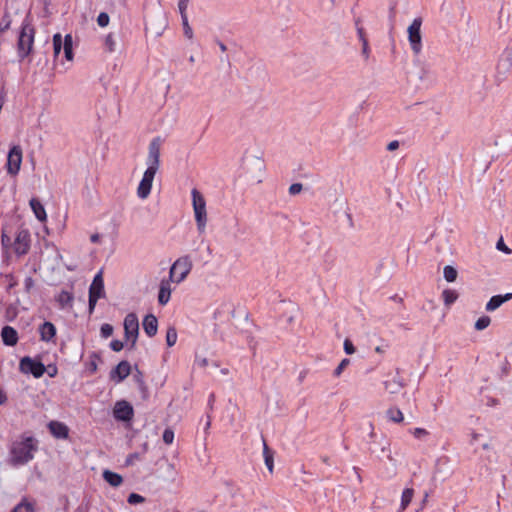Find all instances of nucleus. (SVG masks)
I'll use <instances>...</instances> for the list:
<instances>
[{"instance_id": "nucleus-16", "label": "nucleus", "mask_w": 512, "mask_h": 512, "mask_svg": "<svg viewBox=\"0 0 512 512\" xmlns=\"http://www.w3.org/2000/svg\"><path fill=\"white\" fill-rule=\"evenodd\" d=\"M171 280L170 279H163L160 282L159 286V293H158V302L160 305L164 306L166 305L171 297Z\"/></svg>"}, {"instance_id": "nucleus-1", "label": "nucleus", "mask_w": 512, "mask_h": 512, "mask_svg": "<svg viewBox=\"0 0 512 512\" xmlns=\"http://www.w3.org/2000/svg\"><path fill=\"white\" fill-rule=\"evenodd\" d=\"M37 450L36 440L32 436L22 437L20 441L12 444L10 455L13 465H24L31 461Z\"/></svg>"}, {"instance_id": "nucleus-6", "label": "nucleus", "mask_w": 512, "mask_h": 512, "mask_svg": "<svg viewBox=\"0 0 512 512\" xmlns=\"http://www.w3.org/2000/svg\"><path fill=\"white\" fill-rule=\"evenodd\" d=\"M422 18H415L407 29L408 40L414 54L418 55L422 50L421 36Z\"/></svg>"}, {"instance_id": "nucleus-48", "label": "nucleus", "mask_w": 512, "mask_h": 512, "mask_svg": "<svg viewBox=\"0 0 512 512\" xmlns=\"http://www.w3.org/2000/svg\"><path fill=\"white\" fill-rule=\"evenodd\" d=\"M362 55L364 56L365 59H368L370 57V47L368 41L362 42Z\"/></svg>"}, {"instance_id": "nucleus-4", "label": "nucleus", "mask_w": 512, "mask_h": 512, "mask_svg": "<svg viewBox=\"0 0 512 512\" xmlns=\"http://www.w3.org/2000/svg\"><path fill=\"white\" fill-rule=\"evenodd\" d=\"M192 269V262L188 256L177 259L170 268L169 279L181 283Z\"/></svg>"}, {"instance_id": "nucleus-29", "label": "nucleus", "mask_w": 512, "mask_h": 512, "mask_svg": "<svg viewBox=\"0 0 512 512\" xmlns=\"http://www.w3.org/2000/svg\"><path fill=\"white\" fill-rule=\"evenodd\" d=\"M442 298H443L445 305L450 306L457 300L458 293L452 289H445L442 292Z\"/></svg>"}, {"instance_id": "nucleus-39", "label": "nucleus", "mask_w": 512, "mask_h": 512, "mask_svg": "<svg viewBox=\"0 0 512 512\" xmlns=\"http://www.w3.org/2000/svg\"><path fill=\"white\" fill-rule=\"evenodd\" d=\"M349 364H350V360H349V359H347V358L343 359V360L339 363V365L337 366V368L334 370V373H333V374H334V376H335V377H339V376L342 374V372L344 371V369H345Z\"/></svg>"}, {"instance_id": "nucleus-51", "label": "nucleus", "mask_w": 512, "mask_h": 512, "mask_svg": "<svg viewBox=\"0 0 512 512\" xmlns=\"http://www.w3.org/2000/svg\"><path fill=\"white\" fill-rule=\"evenodd\" d=\"M26 290H30V288L33 286L34 281L31 277H27L24 281Z\"/></svg>"}, {"instance_id": "nucleus-8", "label": "nucleus", "mask_w": 512, "mask_h": 512, "mask_svg": "<svg viewBox=\"0 0 512 512\" xmlns=\"http://www.w3.org/2000/svg\"><path fill=\"white\" fill-rule=\"evenodd\" d=\"M19 369L24 374H32L35 378H40L44 375L46 368L40 361H35L26 356L20 360Z\"/></svg>"}, {"instance_id": "nucleus-63", "label": "nucleus", "mask_w": 512, "mask_h": 512, "mask_svg": "<svg viewBox=\"0 0 512 512\" xmlns=\"http://www.w3.org/2000/svg\"><path fill=\"white\" fill-rule=\"evenodd\" d=\"M323 462L326 463V464H329V459L328 457H323L322 458Z\"/></svg>"}, {"instance_id": "nucleus-28", "label": "nucleus", "mask_w": 512, "mask_h": 512, "mask_svg": "<svg viewBox=\"0 0 512 512\" xmlns=\"http://www.w3.org/2000/svg\"><path fill=\"white\" fill-rule=\"evenodd\" d=\"M386 414L388 419L394 423H400L404 420L403 413L398 408H390L387 410Z\"/></svg>"}, {"instance_id": "nucleus-49", "label": "nucleus", "mask_w": 512, "mask_h": 512, "mask_svg": "<svg viewBox=\"0 0 512 512\" xmlns=\"http://www.w3.org/2000/svg\"><path fill=\"white\" fill-rule=\"evenodd\" d=\"M496 247H497L498 250L503 251L506 254H510L511 253V250L504 244L503 239H500L497 242Z\"/></svg>"}, {"instance_id": "nucleus-52", "label": "nucleus", "mask_w": 512, "mask_h": 512, "mask_svg": "<svg viewBox=\"0 0 512 512\" xmlns=\"http://www.w3.org/2000/svg\"><path fill=\"white\" fill-rule=\"evenodd\" d=\"M48 374L50 377H54L57 374V367L56 366H49Z\"/></svg>"}, {"instance_id": "nucleus-62", "label": "nucleus", "mask_w": 512, "mask_h": 512, "mask_svg": "<svg viewBox=\"0 0 512 512\" xmlns=\"http://www.w3.org/2000/svg\"><path fill=\"white\" fill-rule=\"evenodd\" d=\"M370 427H371V436H373L374 435V426L372 423H370Z\"/></svg>"}, {"instance_id": "nucleus-59", "label": "nucleus", "mask_w": 512, "mask_h": 512, "mask_svg": "<svg viewBox=\"0 0 512 512\" xmlns=\"http://www.w3.org/2000/svg\"><path fill=\"white\" fill-rule=\"evenodd\" d=\"M219 47H220V50H221L222 52H226L227 47H226V45H225L224 43L220 42V43H219Z\"/></svg>"}, {"instance_id": "nucleus-34", "label": "nucleus", "mask_w": 512, "mask_h": 512, "mask_svg": "<svg viewBox=\"0 0 512 512\" xmlns=\"http://www.w3.org/2000/svg\"><path fill=\"white\" fill-rule=\"evenodd\" d=\"M181 20H182L184 35L188 39H192L193 38V31H192V28L189 25L187 14H185L184 16H181Z\"/></svg>"}, {"instance_id": "nucleus-61", "label": "nucleus", "mask_w": 512, "mask_h": 512, "mask_svg": "<svg viewBox=\"0 0 512 512\" xmlns=\"http://www.w3.org/2000/svg\"><path fill=\"white\" fill-rule=\"evenodd\" d=\"M210 425H211V422H210V420H208L207 423H206L205 429L208 430Z\"/></svg>"}, {"instance_id": "nucleus-37", "label": "nucleus", "mask_w": 512, "mask_h": 512, "mask_svg": "<svg viewBox=\"0 0 512 512\" xmlns=\"http://www.w3.org/2000/svg\"><path fill=\"white\" fill-rule=\"evenodd\" d=\"M162 437L165 444L171 445L174 441V431L170 428H166Z\"/></svg>"}, {"instance_id": "nucleus-53", "label": "nucleus", "mask_w": 512, "mask_h": 512, "mask_svg": "<svg viewBox=\"0 0 512 512\" xmlns=\"http://www.w3.org/2000/svg\"><path fill=\"white\" fill-rule=\"evenodd\" d=\"M6 401H7L6 394L2 390H0V405L5 404Z\"/></svg>"}, {"instance_id": "nucleus-36", "label": "nucleus", "mask_w": 512, "mask_h": 512, "mask_svg": "<svg viewBox=\"0 0 512 512\" xmlns=\"http://www.w3.org/2000/svg\"><path fill=\"white\" fill-rule=\"evenodd\" d=\"M116 42L113 37V34H108L105 38V48L107 52L112 53L115 51Z\"/></svg>"}, {"instance_id": "nucleus-9", "label": "nucleus", "mask_w": 512, "mask_h": 512, "mask_svg": "<svg viewBox=\"0 0 512 512\" xmlns=\"http://www.w3.org/2000/svg\"><path fill=\"white\" fill-rule=\"evenodd\" d=\"M157 171L158 169L154 167H147L137 188V195L139 198L146 199L150 195L153 180Z\"/></svg>"}, {"instance_id": "nucleus-33", "label": "nucleus", "mask_w": 512, "mask_h": 512, "mask_svg": "<svg viewBox=\"0 0 512 512\" xmlns=\"http://www.w3.org/2000/svg\"><path fill=\"white\" fill-rule=\"evenodd\" d=\"M177 341V331L174 327L168 328L166 332V343L169 347H172L176 344Z\"/></svg>"}, {"instance_id": "nucleus-32", "label": "nucleus", "mask_w": 512, "mask_h": 512, "mask_svg": "<svg viewBox=\"0 0 512 512\" xmlns=\"http://www.w3.org/2000/svg\"><path fill=\"white\" fill-rule=\"evenodd\" d=\"M443 274L447 282H454L458 275L457 270L450 265L444 267Z\"/></svg>"}, {"instance_id": "nucleus-22", "label": "nucleus", "mask_w": 512, "mask_h": 512, "mask_svg": "<svg viewBox=\"0 0 512 512\" xmlns=\"http://www.w3.org/2000/svg\"><path fill=\"white\" fill-rule=\"evenodd\" d=\"M74 296L71 291L62 290L57 296L56 301L61 309L72 308Z\"/></svg>"}, {"instance_id": "nucleus-27", "label": "nucleus", "mask_w": 512, "mask_h": 512, "mask_svg": "<svg viewBox=\"0 0 512 512\" xmlns=\"http://www.w3.org/2000/svg\"><path fill=\"white\" fill-rule=\"evenodd\" d=\"M72 46H73L72 36L70 34H67L64 37L63 50H64L65 58L68 61H71L73 59V48H72Z\"/></svg>"}, {"instance_id": "nucleus-58", "label": "nucleus", "mask_w": 512, "mask_h": 512, "mask_svg": "<svg viewBox=\"0 0 512 512\" xmlns=\"http://www.w3.org/2000/svg\"><path fill=\"white\" fill-rule=\"evenodd\" d=\"M384 385H385V389H386V390H389L391 393H394V392H395V390H391V389H390V385H391V383H390L389 381H386V382L384 383Z\"/></svg>"}, {"instance_id": "nucleus-23", "label": "nucleus", "mask_w": 512, "mask_h": 512, "mask_svg": "<svg viewBox=\"0 0 512 512\" xmlns=\"http://www.w3.org/2000/svg\"><path fill=\"white\" fill-rule=\"evenodd\" d=\"M29 204H30V207H31L35 217L40 222H45L47 220V214H46V210H45L44 206L42 205V203L37 198H32L30 200Z\"/></svg>"}, {"instance_id": "nucleus-3", "label": "nucleus", "mask_w": 512, "mask_h": 512, "mask_svg": "<svg viewBox=\"0 0 512 512\" xmlns=\"http://www.w3.org/2000/svg\"><path fill=\"white\" fill-rule=\"evenodd\" d=\"M35 29L29 23H23L18 38L17 50L21 60L26 58L32 51L34 44Z\"/></svg>"}, {"instance_id": "nucleus-54", "label": "nucleus", "mask_w": 512, "mask_h": 512, "mask_svg": "<svg viewBox=\"0 0 512 512\" xmlns=\"http://www.w3.org/2000/svg\"><path fill=\"white\" fill-rule=\"evenodd\" d=\"M9 242H10V238L6 234L3 233L1 236V243L3 245H6Z\"/></svg>"}, {"instance_id": "nucleus-5", "label": "nucleus", "mask_w": 512, "mask_h": 512, "mask_svg": "<svg viewBox=\"0 0 512 512\" xmlns=\"http://www.w3.org/2000/svg\"><path fill=\"white\" fill-rule=\"evenodd\" d=\"M103 297H105L104 280L102 277V272H98L94 276L93 281L89 287L88 308L90 314L93 313L97 301Z\"/></svg>"}, {"instance_id": "nucleus-38", "label": "nucleus", "mask_w": 512, "mask_h": 512, "mask_svg": "<svg viewBox=\"0 0 512 512\" xmlns=\"http://www.w3.org/2000/svg\"><path fill=\"white\" fill-rule=\"evenodd\" d=\"M144 501L145 498L137 493H131L127 499V502L131 505L143 503Z\"/></svg>"}, {"instance_id": "nucleus-19", "label": "nucleus", "mask_w": 512, "mask_h": 512, "mask_svg": "<svg viewBox=\"0 0 512 512\" xmlns=\"http://www.w3.org/2000/svg\"><path fill=\"white\" fill-rule=\"evenodd\" d=\"M143 329L149 337L156 335L158 330V320L153 314H148L144 317Z\"/></svg>"}, {"instance_id": "nucleus-42", "label": "nucleus", "mask_w": 512, "mask_h": 512, "mask_svg": "<svg viewBox=\"0 0 512 512\" xmlns=\"http://www.w3.org/2000/svg\"><path fill=\"white\" fill-rule=\"evenodd\" d=\"M360 24V20H356V28H357V34H358V38L360 40V42H364V41H368L367 37H366V34H365V30L362 26L359 25Z\"/></svg>"}, {"instance_id": "nucleus-40", "label": "nucleus", "mask_w": 512, "mask_h": 512, "mask_svg": "<svg viewBox=\"0 0 512 512\" xmlns=\"http://www.w3.org/2000/svg\"><path fill=\"white\" fill-rule=\"evenodd\" d=\"M110 17L107 13L101 12L97 17V23L100 27H106L109 24Z\"/></svg>"}, {"instance_id": "nucleus-57", "label": "nucleus", "mask_w": 512, "mask_h": 512, "mask_svg": "<svg viewBox=\"0 0 512 512\" xmlns=\"http://www.w3.org/2000/svg\"><path fill=\"white\" fill-rule=\"evenodd\" d=\"M96 369H97L96 363L95 362H91L90 363V371L93 373V372L96 371Z\"/></svg>"}, {"instance_id": "nucleus-18", "label": "nucleus", "mask_w": 512, "mask_h": 512, "mask_svg": "<svg viewBox=\"0 0 512 512\" xmlns=\"http://www.w3.org/2000/svg\"><path fill=\"white\" fill-rule=\"evenodd\" d=\"M130 371H131V366L129 364V362L127 361H121L116 367L115 369L111 372V377L114 379L115 377H117V381L118 382H121L123 381L126 377L129 376L130 374Z\"/></svg>"}, {"instance_id": "nucleus-12", "label": "nucleus", "mask_w": 512, "mask_h": 512, "mask_svg": "<svg viewBox=\"0 0 512 512\" xmlns=\"http://www.w3.org/2000/svg\"><path fill=\"white\" fill-rule=\"evenodd\" d=\"M22 163V149L19 145L13 146L7 157V172L10 175H17Z\"/></svg>"}, {"instance_id": "nucleus-44", "label": "nucleus", "mask_w": 512, "mask_h": 512, "mask_svg": "<svg viewBox=\"0 0 512 512\" xmlns=\"http://www.w3.org/2000/svg\"><path fill=\"white\" fill-rule=\"evenodd\" d=\"M123 347H124L123 342L120 340L115 339L110 342V348L115 352L121 351L123 349Z\"/></svg>"}, {"instance_id": "nucleus-13", "label": "nucleus", "mask_w": 512, "mask_h": 512, "mask_svg": "<svg viewBox=\"0 0 512 512\" xmlns=\"http://www.w3.org/2000/svg\"><path fill=\"white\" fill-rule=\"evenodd\" d=\"M113 415L118 421H130L134 416V410L129 402L121 400L115 403Z\"/></svg>"}, {"instance_id": "nucleus-41", "label": "nucleus", "mask_w": 512, "mask_h": 512, "mask_svg": "<svg viewBox=\"0 0 512 512\" xmlns=\"http://www.w3.org/2000/svg\"><path fill=\"white\" fill-rule=\"evenodd\" d=\"M100 332L102 337L108 338L113 334V326L105 323L101 326Z\"/></svg>"}, {"instance_id": "nucleus-2", "label": "nucleus", "mask_w": 512, "mask_h": 512, "mask_svg": "<svg viewBox=\"0 0 512 512\" xmlns=\"http://www.w3.org/2000/svg\"><path fill=\"white\" fill-rule=\"evenodd\" d=\"M191 196L197 228L199 232L202 233L205 231L207 224L206 201L204 196L196 188L192 189Z\"/></svg>"}, {"instance_id": "nucleus-60", "label": "nucleus", "mask_w": 512, "mask_h": 512, "mask_svg": "<svg viewBox=\"0 0 512 512\" xmlns=\"http://www.w3.org/2000/svg\"><path fill=\"white\" fill-rule=\"evenodd\" d=\"M375 352H376V353H379V354H382V353H384V349H383L381 346H377V347L375 348Z\"/></svg>"}, {"instance_id": "nucleus-15", "label": "nucleus", "mask_w": 512, "mask_h": 512, "mask_svg": "<svg viewBox=\"0 0 512 512\" xmlns=\"http://www.w3.org/2000/svg\"><path fill=\"white\" fill-rule=\"evenodd\" d=\"M48 429L57 439H67L69 436V428L63 422L52 420L48 423Z\"/></svg>"}, {"instance_id": "nucleus-21", "label": "nucleus", "mask_w": 512, "mask_h": 512, "mask_svg": "<svg viewBox=\"0 0 512 512\" xmlns=\"http://www.w3.org/2000/svg\"><path fill=\"white\" fill-rule=\"evenodd\" d=\"M39 333L42 341L49 342L56 335V327L51 322H44L40 328Z\"/></svg>"}, {"instance_id": "nucleus-25", "label": "nucleus", "mask_w": 512, "mask_h": 512, "mask_svg": "<svg viewBox=\"0 0 512 512\" xmlns=\"http://www.w3.org/2000/svg\"><path fill=\"white\" fill-rule=\"evenodd\" d=\"M413 496H414L413 488H406L403 490L402 495H401V503H400L399 512H403L406 510V508L411 503Z\"/></svg>"}, {"instance_id": "nucleus-35", "label": "nucleus", "mask_w": 512, "mask_h": 512, "mask_svg": "<svg viewBox=\"0 0 512 512\" xmlns=\"http://www.w3.org/2000/svg\"><path fill=\"white\" fill-rule=\"evenodd\" d=\"M491 319L488 316L480 317L475 323L476 330H483L490 325Z\"/></svg>"}, {"instance_id": "nucleus-24", "label": "nucleus", "mask_w": 512, "mask_h": 512, "mask_svg": "<svg viewBox=\"0 0 512 512\" xmlns=\"http://www.w3.org/2000/svg\"><path fill=\"white\" fill-rule=\"evenodd\" d=\"M103 478L107 483H109L113 487H118L123 482V478L121 475L109 470H105L103 472Z\"/></svg>"}, {"instance_id": "nucleus-50", "label": "nucleus", "mask_w": 512, "mask_h": 512, "mask_svg": "<svg viewBox=\"0 0 512 512\" xmlns=\"http://www.w3.org/2000/svg\"><path fill=\"white\" fill-rule=\"evenodd\" d=\"M398 147H399V142L397 140H393L390 143H388L387 150L394 151V150L398 149Z\"/></svg>"}, {"instance_id": "nucleus-10", "label": "nucleus", "mask_w": 512, "mask_h": 512, "mask_svg": "<svg viewBox=\"0 0 512 512\" xmlns=\"http://www.w3.org/2000/svg\"><path fill=\"white\" fill-rule=\"evenodd\" d=\"M157 171L158 169L154 167H147L137 188V195L139 198L146 199L150 195L153 180Z\"/></svg>"}, {"instance_id": "nucleus-47", "label": "nucleus", "mask_w": 512, "mask_h": 512, "mask_svg": "<svg viewBox=\"0 0 512 512\" xmlns=\"http://www.w3.org/2000/svg\"><path fill=\"white\" fill-rule=\"evenodd\" d=\"M302 184L301 183H294L289 187V193L291 195H296L302 191Z\"/></svg>"}, {"instance_id": "nucleus-45", "label": "nucleus", "mask_w": 512, "mask_h": 512, "mask_svg": "<svg viewBox=\"0 0 512 512\" xmlns=\"http://www.w3.org/2000/svg\"><path fill=\"white\" fill-rule=\"evenodd\" d=\"M189 0H179L178 2V9L181 14V16H184L188 7Z\"/></svg>"}, {"instance_id": "nucleus-26", "label": "nucleus", "mask_w": 512, "mask_h": 512, "mask_svg": "<svg viewBox=\"0 0 512 512\" xmlns=\"http://www.w3.org/2000/svg\"><path fill=\"white\" fill-rule=\"evenodd\" d=\"M263 457L267 469L272 473L274 468L273 452L268 447L265 439H263Z\"/></svg>"}, {"instance_id": "nucleus-64", "label": "nucleus", "mask_w": 512, "mask_h": 512, "mask_svg": "<svg viewBox=\"0 0 512 512\" xmlns=\"http://www.w3.org/2000/svg\"><path fill=\"white\" fill-rule=\"evenodd\" d=\"M483 448H484V449H488V448H489L488 444H484V445H483Z\"/></svg>"}, {"instance_id": "nucleus-20", "label": "nucleus", "mask_w": 512, "mask_h": 512, "mask_svg": "<svg viewBox=\"0 0 512 512\" xmlns=\"http://www.w3.org/2000/svg\"><path fill=\"white\" fill-rule=\"evenodd\" d=\"M512 299V293H507L505 295H495L490 298V300L486 304L487 311H494L499 308L503 303Z\"/></svg>"}, {"instance_id": "nucleus-31", "label": "nucleus", "mask_w": 512, "mask_h": 512, "mask_svg": "<svg viewBox=\"0 0 512 512\" xmlns=\"http://www.w3.org/2000/svg\"><path fill=\"white\" fill-rule=\"evenodd\" d=\"M64 45V40L62 39V36L60 33H56L53 36V50H54V56L58 57L60 54L62 48Z\"/></svg>"}, {"instance_id": "nucleus-14", "label": "nucleus", "mask_w": 512, "mask_h": 512, "mask_svg": "<svg viewBox=\"0 0 512 512\" xmlns=\"http://www.w3.org/2000/svg\"><path fill=\"white\" fill-rule=\"evenodd\" d=\"M160 147L161 140L159 137L154 138L148 148L147 165L159 169L160 166Z\"/></svg>"}, {"instance_id": "nucleus-17", "label": "nucleus", "mask_w": 512, "mask_h": 512, "mask_svg": "<svg viewBox=\"0 0 512 512\" xmlns=\"http://www.w3.org/2000/svg\"><path fill=\"white\" fill-rule=\"evenodd\" d=\"M2 341L7 346H15L18 342V333L11 326H4L1 331Z\"/></svg>"}, {"instance_id": "nucleus-30", "label": "nucleus", "mask_w": 512, "mask_h": 512, "mask_svg": "<svg viewBox=\"0 0 512 512\" xmlns=\"http://www.w3.org/2000/svg\"><path fill=\"white\" fill-rule=\"evenodd\" d=\"M11 512H34V505L23 499Z\"/></svg>"}, {"instance_id": "nucleus-7", "label": "nucleus", "mask_w": 512, "mask_h": 512, "mask_svg": "<svg viewBox=\"0 0 512 512\" xmlns=\"http://www.w3.org/2000/svg\"><path fill=\"white\" fill-rule=\"evenodd\" d=\"M13 251L18 256L27 254L31 246V234L27 229H19L13 242Z\"/></svg>"}, {"instance_id": "nucleus-46", "label": "nucleus", "mask_w": 512, "mask_h": 512, "mask_svg": "<svg viewBox=\"0 0 512 512\" xmlns=\"http://www.w3.org/2000/svg\"><path fill=\"white\" fill-rule=\"evenodd\" d=\"M344 351L349 355H351L355 352V347L349 339H346L344 341Z\"/></svg>"}, {"instance_id": "nucleus-43", "label": "nucleus", "mask_w": 512, "mask_h": 512, "mask_svg": "<svg viewBox=\"0 0 512 512\" xmlns=\"http://www.w3.org/2000/svg\"><path fill=\"white\" fill-rule=\"evenodd\" d=\"M415 438H422L429 435V432L424 428H414L410 431Z\"/></svg>"}, {"instance_id": "nucleus-11", "label": "nucleus", "mask_w": 512, "mask_h": 512, "mask_svg": "<svg viewBox=\"0 0 512 512\" xmlns=\"http://www.w3.org/2000/svg\"><path fill=\"white\" fill-rule=\"evenodd\" d=\"M124 331L127 341H131V347H134L139 332V322L136 314L129 313L124 319Z\"/></svg>"}, {"instance_id": "nucleus-56", "label": "nucleus", "mask_w": 512, "mask_h": 512, "mask_svg": "<svg viewBox=\"0 0 512 512\" xmlns=\"http://www.w3.org/2000/svg\"><path fill=\"white\" fill-rule=\"evenodd\" d=\"M427 500H428V494L426 493V494H425V496H424V498H423V500H422V502H421V507H420V509H423V508L425 507V505H426V503H427Z\"/></svg>"}, {"instance_id": "nucleus-55", "label": "nucleus", "mask_w": 512, "mask_h": 512, "mask_svg": "<svg viewBox=\"0 0 512 512\" xmlns=\"http://www.w3.org/2000/svg\"><path fill=\"white\" fill-rule=\"evenodd\" d=\"M99 239H100V236L97 233L96 234H92L91 237H90V240H91L92 243L99 242Z\"/></svg>"}]
</instances>
